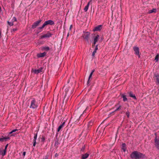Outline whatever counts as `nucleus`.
<instances>
[{
    "label": "nucleus",
    "mask_w": 159,
    "mask_h": 159,
    "mask_svg": "<svg viewBox=\"0 0 159 159\" xmlns=\"http://www.w3.org/2000/svg\"><path fill=\"white\" fill-rule=\"evenodd\" d=\"M65 124V122H63L58 127L57 129V132H59L61 129L63 127L64 125Z\"/></svg>",
    "instance_id": "nucleus-19"
},
{
    "label": "nucleus",
    "mask_w": 159,
    "mask_h": 159,
    "mask_svg": "<svg viewBox=\"0 0 159 159\" xmlns=\"http://www.w3.org/2000/svg\"><path fill=\"white\" fill-rule=\"evenodd\" d=\"M122 149L124 152H125L126 149V145L125 143H123L121 145Z\"/></svg>",
    "instance_id": "nucleus-23"
},
{
    "label": "nucleus",
    "mask_w": 159,
    "mask_h": 159,
    "mask_svg": "<svg viewBox=\"0 0 159 159\" xmlns=\"http://www.w3.org/2000/svg\"><path fill=\"white\" fill-rule=\"evenodd\" d=\"M15 21H17V19L16 17H14L12 19V22H13Z\"/></svg>",
    "instance_id": "nucleus-35"
},
{
    "label": "nucleus",
    "mask_w": 159,
    "mask_h": 159,
    "mask_svg": "<svg viewBox=\"0 0 159 159\" xmlns=\"http://www.w3.org/2000/svg\"><path fill=\"white\" fill-rule=\"evenodd\" d=\"M33 142H34V143H33V146H34L35 147L36 144V141H33Z\"/></svg>",
    "instance_id": "nucleus-41"
},
{
    "label": "nucleus",
    "mask_w": 159,
    "mask_h": 159,
    "mask_svg": "<svg viewBox=\"0 0 159 159\" xmlns=\"http://www.w3.org/2000/svg\"><path fill=\"white\" fill-rule=\"evenodd\" d=\"M99 39V35L98 34H97L96 36H95L94 38V41L96 42H97L98 40V39Z\"/></svg>",
    "instance_id": "nucleus-27"
},
{
    "label": "nucleus",
    "mask_w": 159,
    "mask_h": 159,
    "mask_svg": "<svg viewBox=\"0 0 159 159\" xmlns=\"http://www.w3.org/2000/svg\"><path fill=\"white\" fill-rule=\"evenodd\" d=\"M155 135L156 136L154 140L155 145L156 148L159 150V138H157L156 133L155 134Z\"/></svg>",
    "instance_id": "nucleus-3"
},
{
    "label": "nucleus",
    "mask_w": 159,
    "mask_h": 159,
    "mask_svg": "<svg viewBox=\"0 0 159 159\" xmlns=\"http://www.w3.org/2000/svg\"><path fill=\"white\" fill-rule=\"evenodd\" d=\"M37 136V133L35 134H34V137L33 141H35L36 140Z\"/></svg>",
    "instance_id": "nucleus-33"
},
{
    "label": "nucleus",
    "mask_w": 159,
    "mask_h": 159,
    "mask_svg": "<svg viewBox=\"0 0 159 159\" xmlns=\"http://www.w3.org/2000/svg\"><path fill=\"white\" fill-rule=\"evenodd\" d=\"M46 54V53L45 52L43 53H40L39 54H37V56L38 58L43 57L45 56Z\"/></svg>",
    "instance_id": "nucleus-15"
},
{
    "label": "nucleus",
    "mask_w": 159,
    "mask_h": 159,
    "mask_svg": "<svg viewBox=\"0 0 159 159\" xmlns=\"http://www.w3.org/2000/svg\"><path fill=\"white\" fill-rule=\"evenodd\" d=\"M102 25L97 26L94 28L93 30V31L94 32L100 31L102 29Z\"/></svg>",
    "instance_id": "nucleus-8"
},
{
    "label": "nucleus",
    "mask_w": 159,
    "mask_h": 159,
    "mask_svg": "<svg viewBox=\"0 0 159 159\" xmlns=\"http://www.w3.org/2000/svg\"><path fill=\"white\" fill-rule=\"evenodd\" d=\"M50 49V48L48 47H43V50H45L46 51H48Z\"/></svg>",
    "instance_id": "nucleus-28"
},
{
    "label": "nucleus",
    "mask_w": 159,
    "mask_h": 159,
    "mask_svg": "<svg viewBox=\"0 0 159 159\" xmlns=\"http://www.w3.org/2000/svg\"><path fill=\"white\" fill-rule=\"evenodd\" d=\"M46 21H45L42 26L39 27L38 28V30H40L39 32L42 31V30L47 25Z\"/></svg>",
    "instance_id": "nucleus-17"
},
{
    "label": "nucleus",
    "mask_w": 159,
    "mask_h": 159,
    "mask_svg": "<svg viewBox=\"0 0 159 159\" xmlns=\"http://www.w3.org/2000/svg\"><path fill=\"white\" fill-rule=\"evenodd\" d=\"M43 69V68L41 67L38 70L32 69V71H33V72L34 74H38V73H40L42 72V70Z\"/></svg>",
    "instance_id": "nucleus-10"
},
{
    "label": "nucleus",
    "mask_w": 159,
    "mask_h": 159,
    "mask_svg": "<svg viewBox=\"0 0 159 159\" xmlns=\"http://www.w3.org/2000/svg\"><path fill=\"white\" fill-rule=\"evenodd\" d=\"M121 97L123 98V101L124 102H126L127 101L128 99L126 98V96L124 94H121Z\"/></svg>",
    "instance_id": "nucleus-22"
},
{
    "label": "nucleus",
    "mask_w": 159,
    "mask_h": 159,
    "mask_svg": "<svg viewBox=\"0 0 159 159\" xmlns=\"http://www.w3.org/2000/svg\"><path fill=\"white\" fill-rule=\"evenodd\" d=\"M129 114L130 113L128 111H127L126 112V115L128 118H129Z\"/></svg>",
    "instance_id": "nucleus-36"
},
{
    "label": "nucleus",
    "mask_w": 159,
    "mask_h": 159,
    "mask_svg": "<svg viewBox=\"0 0 159 159\" xmlns=\"http://www.w3.org/2000/svg\"><path fill=\"white\" fill-rule=\"evenodd\" d=\"M85 148V146H84L82 147V148L81 149V151L82 152H84Z\"/></svg>",
    "instance_id": "nucleus-38"
},
{
    "label": "nucleus",
    "mask_w": 159,
    "mask_h": 159,
    "mask_svg": "<svg viewBox=\"0 0 159 159\" xmlns=\"http://www.w3.org/2000/svg\"><path fill=\"white\" fill-rule=\"evenodd\" d=\"M130 157L133 159H139L143 158L145 157L144 154H143L137 151H134L130 155Z\"/></svg>",
    "instance_id": "nucleus-1"
},
{
    "label": "nucleus",
    "mask_w": 159,
    "mask_h": 159,
    "mask_svg": "<svg viewBox=\"0 0 159 159\" xmlns=\"http://www.w3.org/2000/svg\"><path fill=\"white\" fill-rule=\"evenodd\" d=\"M154 75L156 80V83L157 84H159V74H155Z\"/></svg>",
    "instance_id": "nucleus-16"
},
{
    "label": "nucleus",
    "mask_w": 159,
    "mask_h": 159,
    "mask_svg": "<svg viewBox=\"0 0 159 159\" xmlns=\"http://www.w3.org/2000/svg\"><path fill=\"white\" fill-rule=\"evenodd\" d=\"M48 156H46L43 159H48Z\"/></svg>",
    "instance_id": "nucleus-46"
},
{
    "label": "nucleus",
    "mask_w": 159,
    "mask_h": 159,
    "mask_svg": "<svg viewBox=\"0 0 159 159\" xmlns=\"http://www.w3.org/2000/svg\"><path fill=\"white\" fill-rule=\"evenodd\" d=\"M59 143H60L58 142V140L57 139H56L55 140L54 146L55 147L56 149L58 147V145Z\"/></svg>",
    "instance_id": "nucleus-24"
},
{
    "label": "nucleus",
    "mask_w": 159,
    "mask_h": 159,
    "mask_svg": "<svg viewBox=\"0 0 159 159\" xmlns=\"http://www.w3.org/2000/svg\"><path fill=\"white\" fill-rule=\"evenodd\" d=\"M3 152V151H2L1 149H0V155H1L2 152Z\"/></svg>",
    "instance_id": "nucleus-47"
},
{
    "label": "nucleus",
    "mask_w": 159,
    "mask_h": 159,
    "mask_svg": "<svg viewBox=\"0 0 159 159\" xmlns=\"http://www.w3.org/2000/svg\"><path fill=\"white\" fill-rule=\"evenodd\" d=\"M41 21L42 20H40L34 22L32 25V28L33 29L35 28L37 26L39 25Z\"/></svg>",
    "instance_id": "nucleus-6"
},
{
    "label": "nucleus",
    "mask_w": 159,
    "mask_h": 159,
    "mask_svg": "<svg viewBox=\"0 0 159 159\" xmlns=\"http://www.w3.org/2000/svg\"><path fill=\"white\" fill-rule=\"evenodd\" d=\"M38 106V103L36 102L35 99L33 98L31 101L30 108L36 109Z\"/></svg>",
    "instance_id": "nucleus-2"
},
{
    "label": "nucleus",
    "mask_w": 159,
    "mask_h": 159,
    "mask_svg": "<svg viewBox=\"0 0 159 159\" xmlns=\"http://www.w3.org/2000/svg\"><path fill=\"white\" fill-rule=\"evenodd\" d=\"M92 0H90V1L88 2L87 5L84 7V10L85 11H86L88 10L89 7V5L91 3Z\"/></svg>",
    "instance_id": "nucleus-18"
},
{
    "label": "nucleus",
    "mask_w": 159,
    "mask_h": 159,
    "mask_svg": "<svg viewBox=\"0 0 159 159\" xmlns=\"http://www.w3.org/2000/svg\"><path fill=\"white\" fill-rule=\"evenodd\" d=\"M25 154H26V152H23V155L24 156H25Z\"/></svg>",
    "instance_id": "nucleus-44"
},
{
    "label": "nucleus",
    "mask_w": 159,
    "mask_h": 159,
    "mask_svg": "<svg viewBox=\"0 0 159 159\" xmlns=\"http://www.w3.org/2000/svg\"><path fill=\"white\" fill-rule=\"evenodd\" d=\"M159 58V54H157L156 55L155 58V60L156 62L158 61Z\"/></svg>",
    "instance_id": "nucleus-29"
},
{
    "label": "nucleus",
    "mask_w": 159,
    "mask_h": 159,
    "mask_svg": "<svg viewBox=\"0 0 159 159\" xmlns=\"http://www.w3.org/2000/svg\"><path fill=\"white\" fill-rule=\"evenodd\" d=\"M17 30V28H14V29H13L12 30H11V32H12V31L13 32H15L16 30Z\"/></svg>",
    "instance_id": "nucleus-40"
},
{
    "label": "nucleus",
    "mask_w": 159,
    "mask_h": 159,
    "mask_svg": "<svg viewBox=\"0 0 159 159\" xmlns=\"http://www.w3.org/2000/svg\"><path fill=\"white\" fill-rule=\"evenodd\" d=\"M133 49L135 52V54L138 56L139 58L140 57L139 55V48L137 47H134Z\"/></svg>",
    "instance_id": "nucleus-7"
},
{
    "label": "nucleus",
    "mask_w": 159,
    "mask_h": 159,
    "mask_svg": "<svg viewBox=\"0 0 159 159\" xmlns=\"http://www.w3.org/2000/svg\"><path fill=\"white\" fill-rule=\"evenodd\" d=\"M97 42L94 41H93V43H92V46L93 47L94 46L95 44H96V43Z\"/></svg>",
    "instance_id": "nucleus-42"
},
{
    "label": "nucleus",
    "mask_w": 159,
    "mask_h": 159,
    "mask_svg": "<svg viewBox=\"0 0 159 159\" xmlns=\"http://www.w3.org/2000/svg\"><path fill=\"white\" fill-rule=\"evenodd\" d=\"M52 35V34L51 33L48 32L46 34L41 36H40V39H42L44 38H49L51 37Z\"/></svg>",
    "instance_id": "nucleus-5"
},
{
    "label": "nucleus",
    "mask_w": 159,
    "mask_h": 159,
    "mask_svg": "<svg viewBox=\"0 0 159 159\" xmlns=\"http://www.w3.org/2000/svg\"><path fill=\"white\" fill-rule=\"evenodd\" d=\"M45 140V138L44 136H42L41 138V142H43Z\"/></svg>",
    "instance_id": "nucleus-31"
},
{
    "label": "nucleus",
    "mask_w": 159,
    "mask_h": 159,
    "mask_svg": "<svg viewBox=\"0 0 159 159\" xmlns=\"http://www.w3.org/2000/svg\"><path fill=\"white\" fill-rule=\"evenodd\" d=\"M68 36H69V33L68 34L67 36L68 37Z\"/></svg>",
    "instance_id": "nucleus-49"
},
{
    "label": "nucleus",
    "mask_w": 159,
    "mask_h": 159,
    "mask_svg": "<svg viewBox=\"0 0 159 159\" xmlns=\"http://www.w3.org/2000/svg\"><path fill=\"white\" fill-rule=\"evenodd\" d=\"M17 130H18L17 129H15L11 131V132H10L9 133V134H11V136H14V135H16V133H13L14 132H15Z\"/></svg>",
    "instance_id": "nucleus-26"
},
{
    "label": "nucleus",
    "mask_w": 159,
    "mask_h": 159,
    "mask_svg": "<svg viewBox=\"0 0 159 159\" xmlns=\"http://www.w3.org/2000/svg\"><path fill=\"white\" fill-rule=\"evenodd\" d=\"M48 156H46L43 159H48Z\"/></svg>",
    "instance_id": "nucleus-45"
},
{
    "label": "nucleus",
    "mask_w": 159,
    "mask_h": 159,
    "mask_svg": "<svg viewBox=\"0 0 159 159\" xmlns=\"http://www.w3.org/2000/svg\"><path fill=\"white\" fill-rule=\"evenodd\" d=\"M96 52L97 51L94 50L93 52L92 55L93 57H94L95 56V54Z\"/></svg>",
    "instance_id": "nucleus-37"
},
{
    "label": "nucleus",
    "mask_w": 159,
    "mask_h": 159,
    "mask_svg": "<svg viewBox=\"0 0 159 159\" xmlns=\"http://www.w3.org/2000/svg\"><path fill=\"white\" fill-rule=\"evenodd\" d=\"M122 108V106L121 105H120L119 107L115 111H118L120 110Z\"/></svg>",
    "instance_id": "nucleus-34"
},
{
    "label": "nucleus",
    "mask_w": 159,
    "mask_h": 159,
    "mask_svg": "<svg viewBox=\"0 0 159 159\" xmlns=\"http://www.w3.org/2000/svg\"><path fill=\"white\" fill-rule=\"evenodd\" d=\"M157 12V9L155 8H153L152 10L148 11V14H150L152 13H156Z\"/></svg>",
    "instance_id": "nucleus-25"
},
{
    "label": "nucleus",
    "mask_w": 159,
    "mask_h": 159,
    "mask_svg": "<svg viewBox=\"0 0 159 159\" xmlns=\"http://www.w3.org/2000/svg\"><path fill=\"white\" fill-rule=\"evenodd\" d=\"M45 21L47 25H54V22L52 20H49Z\"/></svg>",
    "instance_id": "nucleus-13"
},
{
    "label": "nucleus",
    "mask_w": 159,
    "mask_h": 159,
    "mask_svg": "<svg viewBox=\"0 0 159 159\" xmlns=\"http://www.w3.org/2000/svg\"><path fill=\"white\" fill-rule=\"evenodd\" d=\"M7 23L10 26H12L13 25V23L12 22H9V21H7Z\"/></svg>",
    "instance_id": "nucleus-30"
},
{
    "label": "nucleus",
    "mask_w": 159,
    "mask_h": 159,
    "mask_svg": "<svg viewBox=\"0 0 159 159\" xmlns=\"http://www.w3.org/2000/svg\"><path fill=\"white\" fill-rule=\"evenodd\" d=\"M94 121L93 120H91L88 122V128L87 129H89L91 128V126L93 125V124Z\"/></svg>",
    "instance_id": "nucleus-12"
},
{
    "label": "nucleus",
    "mask_w": 159,
    "mask_h": 159,
    "mask_svg": "<svg viewBox=\"0 0 159 159\" xmlns=\"http://www.w3.org/2000/svg\"><path fill=\"white\" fill-rule=\"evenodd\" d=\"M8 144H7L6 145V146H5L4 149L3 151V152H2L1 155L2 156H4L6 154L7 152V149L8 146Z\"/></svg>",
    "instance_id": "nucleus-14"
},
{
    "label": "nucleus",
    "mask_w": 159,
    "mask_h": 159,
    "mask_svg": "<svg viewBox=\"0 0 159 159\" xmlns=\"http://www.w3.org/2000/svg\"><path fill=\"white\" fill-rule=\"evenodd\" d=\"M1 37V31L0 30V38Z\"/></svg>",
    "instance_id": "nucleus-48"
},
{
    "label": "nucleus",
    "mask_w": 159,
    "mask_h": 159,
    "mask_svg": "<svg viewBox=\"0 0 159 159\" xmlns=\"http://www.w3.org/2000/svg\"><path fill=\"white\" fill-rule=\"evenodd\" d=\"M58 156V154L57 153H56L55 154V157H57Z\"/></svg>",
    "instance_id": "nucleus-43"
},
{
    "label": "nucleus",
    "mask_w": 159,
    "mask_h": 159,
    "mask_svg": "<svg viewBox=\"0 0 159 159\" xmlns=\"http://www.w3.org/2000/svg\"><path fill=\"white\" fill-rule=\"evenodd\" d=\"M95 71V70L93 69V70L91 72V73L90 74V75L89 76V80L87 81V84H89V83H90V79L92 77V75L93 74V72H94Z\"/></svg>",
    "instance_id": "nucleus-21"
},
{
    "label": "nucleus",
    "mask_w": 159,
    "mask_h": 159,
    "mask_svg": "<svg viewBox=\"0 0 159 159\" xmlns=\"http://www.w3.org/2000/svg\"><path fill=\"white\" fill-rule=\"evenodd\" d=\"M72 26V25L70 26V28H71V27Z\"/></svg>",
    "instance_id": "nucleus-50"
},
{
    "label": "nucleus",
    "mask_w": 159,
    "mask_h": 159,
    "mask_svg": "<svg viewBox=\"0 0 159 159\" xmlns=\"http://www.w3.org/2000/svg\"><path fill=\"white\" fill-rule=\"evenodd\" d=\"M89 155V154L88 153H86L82 154L81 157V159H85L88 157Z\"/></svg>",
    "instance_id": "nucleus-20"
},
{
    "label": "nucleus",
    "mask_w": 159,
    "mask_h": 159,
    "mask_svg": "<svg viewBox=\"0 0 159 159\" xmlns=\"http://www.w3.org/2000/svg\"><path fill=\"white\" fill-rule=\"evenodd\" d=\"M128 94H129V97H130L132 98L133 99H134L135 100H137V99L135 95L134 94H133V92L132 91L129 92L128 93Z\"/></svg>",
    "instance_id": "nucleus-11"
},
{
    "label": "nucleus",
    "mask_w": 159,
    "mask_h": 159,
    "mask_svg": "<svg viewBox=\"0 0 159 159\" xmlns=\"http://www.w3.org/2000/svg\"><path fill=\"white\" fill-rule=\"evenodd\" d=\"M10 139V137L8 136L7 137H4L2 136V137L0 138V142H2L4 141H7L8 140H9Z\"/></svg>",
    "instance_id": "nucleus-9"
},
{
    "label": "nucleus",
    "mask_w": 159,
    "mask_h": 159,
    "mask_svg": "<svg viewBox=\"0 0 159 159\" xmlns=\"http://www.w3.org/2000/svg\"><path fill=\"white\" fill-rule=\"evenodd\" d=\"M69 91V89L68 88H66L65 90V96H66V95L67 93Z\"/></svg>",
    "instance_id": "nucleus-32"
},
{
    "label": "nucleus",
    "mask_w": 159,
    "mask_h": 159,
    "mask_svg": "<svg viewBox=\"0 0 159 159\" xmlns=\"http://www.w3.org/2000/svg\"><path fill=\"white\" fill-rule=\"evenodd\" d=\"M98 45H97L96 46L95 48V49L94 50V51H97L98 50Z\"/></svg>",
    "instance_id": "nucleus-39"
},
{
    "label": "nucleus",
    "mask_w": 159,
    "mask_h": 159,
    "mask_svg": "<svg viewBox=\"0 0 159 159\" xmlns=\"http://www.w3.org/2000/svg\"><path fill=\"white\" fill-rule=\"evenodd\" d=\"M90 35V32H86L85 33H84V34L82 35V36L84 39H86L88 42Z\"/></svg>",
    "instance_id": "nucleus-4"
}]
</instances>
